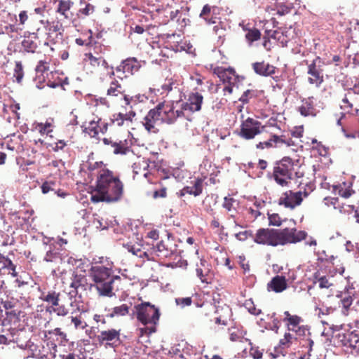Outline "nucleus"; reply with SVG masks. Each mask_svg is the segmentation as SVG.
Wrapping results in <instances>:
<instances>
[{"label":"nucleus","instance_id":"obj_10","mask_svg":"<svg viewBox=\"0 0 359 359\" xmlns=\"http://www.w3.org/2000/svg\"><path fill=\"white\" fill-rule=\"evenodd\" d=\"M15 268L16 266L10 258L0 253V276L7 273L11 274L12 276H17Z\"/></svg>","mask_w":359,"mask_h":359},{"label":"nucleus","instance_id":"obj_12","mask_svg":"<svg viewBox=\"0 0 359 359\" xmlns=\"http://www.w3.org/2000/svg\"><path fill=\"white\" fill-rule=\"evenodd\" d=\"M287 288V282L285 276H276L267 284L269 291L272 290L276 293L281 292Z\"/></svg>","mask_w":359,"mask_h":359},{"label":"nucleus","instance_id":"obj_47","mask_svg":"<svg viewBox=\"0 0 359 359\" xmlns=\"http://www.w3.org/2000/svg\"><path fill=\"white\" fill-rule=\"evenodd\" d=\"M144 119L145 122L143 123V125H144L145 129L148 132H151L152 129L154 128V124L156 121L155 120L151 119L150 118L147 117V116H145Z\"/></svg>","mask_w":359,"mask_h":359},{"label":"nucleus","instance_id":"obj_52","mask_svg":"<svg viewBox=\"0 0 359 359\" xmlns=\"http://www.w3.org/2000/svg\"><path fill=\"white\" fill-rule=\"evenodd\" d=\"M55 184V182H45L42 184L41 188V191L43 194H46L47 193H48L50 191H54L53 189H52L51 186L52 185H54Z\"/></svg>","mask_w":359,"mask_h":359},{"label":"nucleus","instance_id":"obj_19","mask_svg":"<svg viewBox=\"0 0 359 359\" xmlns=\"http://www.w3.org/2000/svg\"><path fill=\"white\" fill-rule=\"evenodd\" d=\"M86 283L87 279L83 274L76 273L72 274V283L70 284L72 288L78 289L79 287H84Z\"/></svg>","mask_w":359,"mask_h":359},{"label":"nucleus","instance_id":"obj_2","mask_svg":"<svg viewBox=\"0 0 359 359\" xmlns=\"http://www.w3.org/2000/svg\"><path fill=\"white\" fill-rule=\"evenodd\" d=\"M93 191L104 194L107 198L106 203H116L119 201L123 196V184L118 177L113 175L111 170H102L97 176Z\"/></svg>","mask_w":359,"mask_h":359},{"label":"nucleus","instance_id":"obj_56","mask_svg":"<svg viewBox=\"0 0 359 359\" xmlns=\"http://www.w3.org/2000/svg\"><path fill=\"white\" fill-rule=\"evenodd\" d=\"M49 333H53L55 335L60 337L62 341H64V342L68 341V339L67 338V334L65 332H62L60 328L57 327V328L54 329L52 332H50Z\"/></svg>","mask_w":359,"mask_h":359},{"label":"nucleus","instance_id":"obj_55","mask_svg":"<svg viewBox=\"0 0 359 359\" xmlns=\"http://www.w3.org/2000/svg\"><path fill=\"white\" fill-rule=\"evenodd\" d=\"M51 309L54 312L57 313V316H65L68 313V311L65 307V306H59L57 308H54L52 306Z\"/></svg>","mask_w":359,"mask_h":359},{"label":"nucleus","instance_id":"obj_3","mask_svg":"<svg viewBox=\"0 0 359 359\" xmlns=\"http://www.w3.org/2000/svg\"><path fill=\"white\" fill-rule=\"evenodd\" d=\"M293 169L294 162L288 156H285L277 161L273 168V178L276 182L282 187L287 186L288 184L287 180L292 179Z\"/></svg>","mask_w":359,"mask_h":359},{"label":"nucleus","instance_id":"obj_1","mask_svg":"<svg viewBox=\"0 0 359 359\" xmlns=\"http://www.w3.org/2000/svg\"><path fill=\"white\" fill-rule=\"evenodd\" d=\"M307 236L305 231H297L295 228L283 229L260 228L254 236V242L259 245L277 246L287 243H297Z\"/></svg>","mask_w":359,"mask_h":359},{"label":"nucleus","instance_id":"obj_23","mask_svg":"<svg viewBox=\"0 0 359 359\" xmlns=\"http://www.w3.org/2000/svg\"><path fill=\"white\" fill-rule=\"evenodd\" d=\"M214 74L224 83H230L231 76L228 74V70L223 67H217L213 70Z\"/></svg>","mask_w":359,"mask_h":359},{"label":"nucleus","instance_id":"obj_53","mask_svg":"<svg viewBox=\"0 0 359 359\" xmlns=\"http://www.w3.org/2000/svg\"><path fill=\"white\" fill-rule=\"evenodd\" d=\"M167 196V189L165 187H163L159 190H156L153 193V198H165Z\"/></svg>","mask_w":359,"mask_h":359},{"label":"nucleus","instance_id":"obj_20","mask_svg":"<svg viewBox=\"0 0 359 359\" xmlns=\"http://www.w3.org/2000/svg\"><path fill=\"white\" fill-rule=\"evenodd\" d=\"M46 24L45 28L49 31V34L50 33L58 32L56 34L57 38L60 36V39H62V33L60 32L62 26L59 21H53L51 24L48 21H46ZM48 37H50V35Z\"/></svg>","mask_w":359,"mask_h":359},{"label":"nucleus","instance_id":"obj_14","mask_svg":"<svg viewBox=\"0 0 359 359\" xmlns=\"http://www.w3.org/2000/svg\"><path fill=\"white\" fill-rule=\"evenodd\" d=\"M115 280H121V277L118 275L109 276L107 283L100 285V296L111 297L114 295L113 292V283Z\"/></svg>","mask_w":359,"mask_h":359},{"label":"nucleus","instance_id":"obj_34","mask_svg":"<svg viewBox=\"0 0 359 359\" xmlns=\"http://www.w3.org/2000/svg\"><path fill=\"white\" fill-rule=\"evenodd\" d=\"M155 250L160 253L158 256H162L164 257H168L172 254V252L169 251L168 249L165 247V245L163 241L156 245L155 247Z\"/></svg>","mask_w":359,"mask_h":359},{"label":"nucleus","instance_id":"obj_41","mask_svg":"<svg viewBox=\"0 0 359 359\" xmlns=\"http://www.w3.org/2000/svg\"><path fill=\"white\" fill-rule=\"evenodd\" d=\"M288 192L290 193V195L291 196L292 199L294 200V203L295 207L297 205H299L303 201V198L302 197V192L301 191H297V192H293L292 191H288Z\"/></svg>","mask_w":359,"mask_h":359},{"label":"nucleus","instance_id":"obj_5","mask_svg":"<svg viewBox=\"0 0 359 359\" xmlns=\"http://www.w3.org/2000/svg\"><path fill=\"white\" fill-rule=\"evenodd\" d=\"M260 126L261 123L259 121L248 117L241 123V130L238 135L245 140L253 139L257 135L261 133Z\"/></svg>","mask_w":359,"mask_h":359},{"label":"nucleus","instance_id":"obj_27","mask_svg":"<svg viewBox=\"0 0 359 359\" xmlns=\"http://www.w3.org/2000/svg\"><path fill=\"white\" fill-rule=\"evenodd\" d=\"M165 114L168 115L170 113L175 114V116L173 117H168L165 120V122L168 124H173L177 118L182 117L184 116V111L181 110H177L174 111V107H171L170 109L168 111H165L164 112Z\"/></svg>","mask_w":359,"mask_h":359},{"label":"nucleus","instance_id":"obj_22","mask_svg":"<svg viewBox=\"0 0 359 359\" xmlns=\"http://www.w3.org/2000/svg\"><path fill=\"white\" fill-rule=\"evenodd\" d=\"M127 143L126 140L123 142L120 141L119 142L113 143L112 147H114V154L116 155H126L130 151V147L126 146Z\"/></svg>","mask_w":359,"mask_h":359},{"label":"nucleus","instance_id":"obj_51","mask_svg":"<svg viewBox=\"0 0 359 359\" xmlns=\"http://www.w3.org/2000/svg\"><path fill=\"white\" fill-rule=\"evenodd\" d=\"M319 282V287L323 288H329L332 284L330 283L327 278L325 276H321L318 278Z\"/></svg>","mask_w":359,"mask_h":359},{"label":"nucleus","instance_id":"obj_15","mask_svg":"<svg viewBox=\"0 0 359 359\" xmlns=\"http://www.w3.org/2000/svg\"><path fill=\"white\" fill-rule=\"evenodd\" d=\"M345 351L351 354H359V336L352 332L346 346Z\"/></svg>","mask_w":359,"mask_h":359},{"label":"nucleus","instance_id":"obj_63","mask_svg":"<svg viewBox=\"0 0 359 359\" xmlns=\"http://www.w3.org/2000/svg\"><path fill=\"white\" fill-rule=\"evenodd\" d=\"M16 278L13 280V284L15 287H21L25 285H27V282L22 280L21 277L15 276Z\"/></svg>","mask_w":359,"mask_h":359},{"label":"nucleus","instance_id":"obj_49","mask_svg":"<svg viewBox=\"0 0 359 359\" xmlns=\"http://www.w3.org/2000/svg\"><path fill=\"white\" fill-rule=\"evenodd\" d=\"M175 302L183 308L186 306H190L192 303V299L191 297L177 298L175 299Z\"/></svg>","mask_w":359,"mask_h":359},{"label":"nucleus","instance_id":"obj_43","mask_svg":"<svg viewBox=\"0 0 359 359\" xmlns=\"http://www.w3.org/2000/svg\"><path fill=\"white\" fill-rule=\"evenodd\" d=\"M245 306L251 314L258 316L262 312L260 309H256L254 303L250 300L245 302Z\"/></svg>","mask_w":359,"mask_h":359},{"label":"nucleus","instance_id":"obj_11","mask_svg":"<svg viewBox=\"0 0 359 359\" xmlns=\"http://www.w3.org/2000/svg\"><path fill=\"white\" fill-rule=\"evenodd\" d=\"M252 68L257 74L262 76H269L276 72V67L269 63H266L264 61L259 62H254L252 64Z\"/></svg>","mask_w":359,"mask_h":359},{"label":"nucleus","instance_id":"obj_42","mask_svg":"<svg viewBox=\"0 0 359 359\" xmlns=\"http://www.w3.org/2000/svg\"><path fill=\"white\" fill-rule=\"evenodd\" d=\"M352 332L350 333H342V334H338L336 337H337L339 345L342 346L343 347H345L347 341L350 337H351Z\"/></svg>","mask_w":359,"mask_h":359},{"label":"nucleus","instance_id":"obj_31","mask_svg":"<svg viewBox=\"0 0 359 359\" xmlns=\"http://www.w3.org/2000/svg\"><path fill=\"white\" fill-rule=\"evenodd\" d=\"M59 293L55 292H49L48 294L44 297L43 300L48 303H51L52 306H58L59 304Z\"/></svg>","mask_w":359,"mask_h":359},{"label":"nucleus","instance_id":"obj_45","mask_svg":"<svg viewBox=\"0 0 359 359\" xmlns=\"http://www.w3.org/2000/svg\"><path fill=\"white\" fill-rule=\"evenodd\" d=\"M343 308L348 311L353 302V298L350 294H347L341 299Z\"/></svg>","mask_w":359,"mask_h":359},{"label":"nucleus","instance_id":"obj_37","mask_svg":"<svg viewBox=\"0 0 359 359\" xmlns=\"http://www.w3.org/2000/svg\"><path fill=\"white\" fill-rule=\"evenodd\" d=\"M271 37L277 39L278 42L281 44L282 47L287 46L288 40L285 39V36L282 33L278 31H274L273 34L271 35Z\"/></svg>","mask_w":359,"mask_h":359},{"label":"nucleus","instance_id":"obj_7","mask_svg":"<svg viewBox=\"0 0 359 359\" xmlns=\"http://www.w3.org/2000/svg\"><path fill=\"white\" fill-rule=\"evenodd\" d=\"M92 272L93 280L96 283L95 287L100 294V285L107 283L109 276H111V269L104 266H92L90 269Z\"/></svg>","mask_w":359,"mask_h":359},{"label":"nucleus","instance_id":"obj_61","mask_svg":"<svg viewBox=\"0 0 359 359\" xmlns=\"http://www.w3.org/2000/svg\"><path fill=\"white\" fill-rule=\"evenodd\" d=\"M15 239L13 236H10L8 234H6L2 241V245L4 246L13 245Z\"/></svg>","mask_w":359,"mask_h":359},{"label":"nucleus","instance_id":"obj_29","mask_svg":"<svg viewBox=\"0 0 359 359\" xmlns=\"http://www.w3.org/2000/svg\"><path fill=\"white\" fill-rule=\"evenodd\" d=\"M101 119L99 118V120L97 121H92L90 122V126L88 128H86L84 130H83V132H87V130H88L89 132L88 134L93 137H95V138H97V139H99V137H97L98 135V133H99V131L97 130V128H98V123H99V121H100Z\"/></svg>","mask_w":359,"mask_h":359},{"label":"nucleus","instance_id":"obj_25","mask_svg":"<svg viewBox=\"0 0 359 359\" xmlns=\"http://www.w3.org/2000/svg\"><path fill=\"white\" fill-rule=\"evenodd\" d=\"M73 2L70 0L65 1V0H60L59 1L58 7L57 9V12L60 13L62 15L65 16V18H67L68 16L65 14V12L69 11L71 7L73 5Z\"/></svg>","mask_w":359,"mask_h":359},{"label":"nucleus","instance_id":"obj_21","mask_svg":"<svg viewBox=\"0 0 359 359\" xmlns=\"http://www.w3.org/2000/svg\"><path fill=\"white\" fill-rule=\"evenodd\" d=\"M260 38L261 32L257 28L249 29L248 32L245 34V39L249 46H251L254 41H258Z\"/></svg>","mask_w":359,"mask_h":359},{"label":"nucleus","instance_id":"obj_13","mask_svg":"<svg viewBox=\"0 0 359 359\" xmlns=\"http://www.w3.org/2000/svg\"><path fill=\"white\" fill-rule=\"evenodd\" d=\"M313 100V97H309L307 99L302 100L303 104L299 107V111L302 116L305 117L308 116H316V109L314 107Z\"/></svg>","mask_w":359,"mask_h":359},{"label":"nucleus","instance_id":"obj_30","mask_svg":"<svg viewBox=\"0 0 359 359\" xmlns=\"http://www.w3.org/2000/svg\"><path fill=\"white\" fill-rule=\"evenodd\" d=\"M245 340L249 341V344L250 345V355L254 359L262 358L264 350L260 349L259 346L253 345V344L249 339H246Z\"/></svg>","mask_w":359,"mask_h":359},{"label":"nucleus","instance_id":"obj_17","mask_svg":"<svg viewBox=\"0 0 359 359\" xmlns=\"http://www.w3.org/2000/svg\"><path fill=\"white\" fill-rule=\"evenodd\" d=\"M123 64L125 65V71H126V73L131 75L137 72L141 67V65L135 57H128L123 60Z\"/></svg>","mask_w":359,"mask_h":359},{"label":"nucleus","instance_id":"obj_35","mask_svg":"<svg viewBox=\"0 0 359 359\" xmlns=\"http://www.w3.org/2000/svg\"><path fill=\"white\" fill-rule=\"evenodd\" d=\"M58 258H60V253L57 250L50 248L46 252L43 260L46 262H53Z\"/></svg>","mask_w":359,"mask_h":359},{"label":"nucleus","instance_id":"obj_4","mask_svg":"<svg viewBox=\"0 0 359 359\" xmlns=\"http://www.w3.org/2000/svg\"><path fill=\"white\" fill-rule=\"evenodd\" d=\"M137 320L144 325H156L160 318V311L150 302H144L135 306Z\"/></svg>","mask_w":359,"mask_h":359},{"label":"nucleus","instance_id":"obj_59","mask_svg":"<svg viewBox=\"0 0 359 359\" xmlns=\"http://www.w3.org/2000/svg\"><path fill=\"white\" fill-rule=\"evenodd\" d=\"M233 202H235V200L233 198H228L226 196L224 197L223 207L228 211H230L231 210Z\"/></svg>","mask_w":359,"mask_h":359},{"label":"nucleus","instance_id":"obj_8","mask_svg":"<svg viewBox=\"0 0 359 359\" xmlns=\"http://www.w3.org/2000/svg\"><path fill=\"white\" fill-rule=\"evenodd\" d=\"M320 64L321 60L319 57H317L308 67V74L312 76L309 78V82L311 84H316L317 86H319L323 82Z\"/></svg>","mask_w":359,"mask_h":359},{"label":"nucleus","instance_id":"obj_33","mask_svg":"<svg viewBox=\"0 0 359 359\" xmlns=\"http://www.w3.org/2000/svg\"><path fill=\"white\" fill-rule=\"evenodd\" d=\"M267 216L269 219V226H280L282 224V219L280 216L277 213L270 214L269 212H267Z\"/></svg>","mask_w":359,"mask_h":359},{"label":"nucleus","instance_id":"obj_39","mask_svg":"<svg viewBox=\"0 0 359 359\" xmlns=\"http://www.w3.org/2000/svg\"><path fill=\"white\" fill-rule=\"evenodd\" d=\"M283 320L288 321V323H289L288 326L290 325H292L293 327H296L300 323V322L302 320V318L298 316H290L289 318H285ZM288 330H294V329H290L289 327H288Z\"/></svg>","mask_w":359,"mask_h":359},{"label":"nucleus","instance_id":"obj_60","mask_svg":"<svg viewBox=\"0 0 359 359\" xmlns=\"http://www.w3.org/2000/svg\"><path fill=\"white\" fill-rule=\"evenodd\" d=\"M280 321L278 318H273V326H271L270 325H266L265 327L266 329H269L271 330L275 331L276 332H278V330L280 327Z\"/></svg>","mask_w":359,"mask_h":359},{"label":"nucleus","instance_id":"obj_64","mask_svg":"<svg viewBox=\"0 0 359 359\" xmlns=\"http://www.w3.org/2000/svg\"><path fill=\"white\" fill-rule=\"evenodd\" d=\"M62 359H82L80 355H76L74 353H69L67 355H60Z\"/></svg>","mask_w":359,"mask_h":359},{"label":"nucleus","instance_id":"obj_9","mask_svg":"<svg viewBox=\"0 0 359 359\" xmlns=\"http://www.w3.org/2000/svg\"><path fill=\"white\" fill-rule=\"evenodd\" d=\"M38 39L36 33L25 32L24 39L21 43L22 46L26 52L34 53L38 48Z\"/></svg>","mask_w":359,"mask_h":359},{"label":"nucleus","instance_id":"obj_46","mask_svg":"<svg viewBox=\"0 0 359 359\" xmlns=\"http://www.w3.org/2000/svg\"><path fill=\"white\" fill-rule=\"evenodd\" d=\"M107 198L104 196V194H101L100 192H96L95 194L91 195L90 201L94 203H97L99 202H106Z\"/></svg>","mask_w":359,"mask_h":359},{"label":"nucleus","instance_id":"obj_26","mask_svg":"<svg viewBox=\"0 0 359 359\" xmlns=\"http://www.w3.org/2000/svg\"><path fill=\"white\" fill-rule=\"evenodd\" d=\"M129 306L126 304H122L119 306H116L113 309V312L108 314L107 316L113 318L115 316H126L128 313Z\"/></svg>","mask_w":359,"mask_h":359},{"label":"nucleus","instance_id":"obj_6","mask_svg":"<svg viewBox=\"0 0 359 359\" xmlns=\"http://www.w3.org/2000/svg\"><path fill=\"white\" fill-rule=\"evenodd\" d=\"M120 332L121 330L110 329L104 330L97 335V339L100 344L106 341L104 344L106 348H112L115 349L122 343L120 339Z\"/></svg>","mask_w":359,"mask_h":359},{"label":"nucleus","instance_id":"obj_28","mask_svg":"<svg viewBox=\"0 0 359 359\" xmlns=\"http://www.w3.org/2000/svg\"><path fill=\"white\" fill-rule=\"evenodd\" d=\"M13 76L15 78L16 82L18 83H22L24 76V72L21 62H16L14 69Z\"/></svg>","mask_w":359,"mask_h":359},{"label":"nucleus","instance_id":"obj_32","mask_svg":"<svg viewBox=\"0 0 359 359\" xmlns=\"http://www.w3.org/2000/svg\"><path fill=\"white\" fill-rule=\"evenodd\" d=\"M25 348H27V350L29 352L28 358H34L38 351V346L35 344L31 340H28L25 342Z\"/></svg>","mask_w":359,"mask_h":359},{"label":"nucleus","instance_id":"obj_38","mask_svg":"<svg viewBox=\"0 0 359 359\" xmlns=\"http://www.w3.org/2000/svg\"><path fill=\"white\" fill-rule=\"evenodd\" d=\"M250 95V97H255L257 96L254 90H246L243 92L241 97L238 99L240 102H241L243 104H248L249 102V95Z\"/></svg>","mask_w":359,"mask_h":359},{"label":"nucleus","instance_id":"obj_36","mask_svg":"<svg viewBox=\"0 0 359 359\" xmlns=\"http://www.w3.org/2000/svg\"><path fill=\"white\" fill-rule=\"evenodd\" d=\"M235 237L237 240H238L240 241H245L248 238H252L254 239V234H253L252 231L246 230L244 231H241V232L235 233Z\"/></svg>","mask_w":359,"mask_h":359},{"label":"nucleus","instance_id":"obj_48","mask_svg":"<svg viewBox=\"0 0 359 359\" xmlns=\"http://www.w3.org/2000/svg\"><path fill=\"white\" fill-rule=\"evenodd\" d=\"M276 6L278 8L277 14L278 15H285L290 11V8L284 4H278Z\"/></svg>","mask_w":359,"mask_h":359},{"label":"nucleus","instance_id":"obj_24","mask_svg":"<svg viewBox=\"0 0 359 359\" xmlns=\"http://www.w3.org/2000/svg\"><path fill=\"white\" fill-rule=\"evenodd\" d=\"M291 196L288 191H285L283 193V196L280 197L278 200L279 205H284L285 208L294 209L295 208L294 202H292Z\"/></svg>","mask_w":359,"mask_h":359},{"label":"nucleus","instance_id":"obj_16","mask_svg":"<svg viewBox=\"0 0 359 359\" xmlns=\"http://www.w3.org/2000/svg\"><path fill=\"white\" fill-rule=\"evenodd\" d=\"M202 182L200 180H197L193 187H184L180 191V195L184 196L185 194H188L190 195H194V196H198L202 193Z\"/></svg>","mask_w":359,"mask_h":359},{"label":"nucleus","instance_id":"obj_58","mask_svg":"<svg viewBox=\"0 0 359 359\" xmlns=\"http://www.w3.org/2000/svg\"><path fill=\"white\" fill-rule=\"evenodd\" d=\"M1 304L6 310H9L15 306L16 302L14 300H5L1 302Z\"/></svg>","mask_w":359,"mask_h":359},{"label":"nucleus","instance_id":"obj_18","mask_svg":"<svg viewBox=\"0 0 359 359\" xmlns=\"http://www.w3.org/2000/svg\"><path fill=\"white\" fill-rule=\"evenodd\" d=\"M203 97L199 93H192L189 95L188 101L192 106L194 111H198L201 109Z\"/></svg>","mask_w":359,"mask_h":359},{"label":"nucleus","instance_id":"obj_50","mask_svg":"<svg viewBox=\"0 0 359 359\" xmlns=\"http://www.w3.org/2000/svg\"><path fill=\"white\" fill-rule=\"evenodd\" d=\"M124 114L118 113L117 114L114 115V118L111 119V123H114L115 121H117L118 126H122L124 123Z\"/></svg>","mask_w":359,"mask_h":359},{"label":"nucleus","instance_id":"obj_40","mask_svg":"<svg viewBox=\"0 0 359 359\" xmlns=\"http://www.w3.org/2000/svg\"><path fill=\"white\" fill-rule=\"evenodd\" d=\"M341 102L340 108L344 111V113H349L353 108V104L348 100L346 94L342 99Z\"/></svg>","mask_w":359,"mask_h":359},{"label":"nucleus","instance_id":"obj_62","mask_svg":"<svg viewBox=\"0 0 359 359\" xmlns=\"http://www.w3.org/2000/svg\"><path fill=\"white\" fill-rule=\"evenodd\" d=\"M319 155L321 156H325L327 154L328 148L324 146L321 142L318 143V147Z\"/></svg>","mask_w":359,"mask_h":359},{"label":"nucleus","instance_id":"obj_44","mask_svg":"<svg viewBox=\"0 0 359 359\" xmlns=\"http://www.w3.org/2000/svg\"><path fill=\"white\" fill-rule=\"evenodd\" d=\"M85 8H81L79 10V13L83 14L85 15H89L90 13H92L95 11V6L89 3L84 4Z\"/></svg>","mask_w":359,"mask_h":359},{"label":"nucleus","instance_id":"obj_54","mask_svg":"<svg viewBox=\"0 0 359 359\" xmlns=\"http://www.w3.org/2000/svg\"><path fill=\"white\" fill-rule=\"evenodd\" d=\"M273 141L272 140V137L267 140V141H264V142H259L256 147L259 149H264V148H270V147H273Z\"/></svg>","mask_w":359,"mask_h":359},{"label":"nucleus","instance_id":"obj_57","mask_svg":"<svg viewBox=\"0 0 359 359\" xmlns=\"http://www.w3.org/2000/svg\"><path fill=\"white\" fill-rule=\"evenodd\" d=\"M147 117L150 118L152 120H155L156 121L159 120L161 114L156 111L154 109H151L149 111L147 114L146 115Z\"/></svg>","mask_w":359,"mask_h":359}]
</instances>
